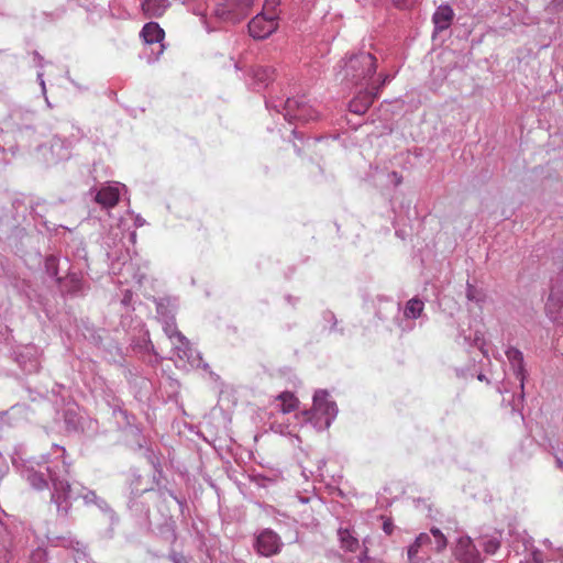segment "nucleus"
I'll list each match as a JSON object with an SVG mask.
<instances>
[{
    "mask_svg": "<svg viewBox=\"0 0 563 563\" xmlns=\"http://www.w3.org/2000/svg\"><path fill=\"white\" fill-rule=\"evenodd\" d=\"M340 67L339 75L342 81L355 86H369L377 69V59L373 54L362 52L350 56Z\"/></svg>",
    "mask_w": 563,
    "mask_h": 563,
    "instance_id": "obj_1",
    "label": "nucleus"
},
{
    "mask_svg": "<svg viewBox=\"0 0 563 563\" xmlns=\"http://www.w3.org/2000/svg\"><path fill=\"white\" fill-rule=\"evenodd\" d=\"M329 397L330 396L327 390H317L313 396V405L311 410L302 412V415L306 417V420H314L316 426L328 429L338 412L336 404L330 400Z\"/></svg>",
    "mask_w": 563,
    "mask_h": 563,
    "instance_id": "obj_2",
    "label": "nucleus"
},
{
    "mask_svg": "<svg viewBox=\"0 0 563 563\" xmlns=\"http://www.w3.org/2000/svg\"><path fill=\"white\" fill-rule=\"evenodd\" d=\"M255 0H221L216 9V15L228 22H239L251 11Z\"/></svg>",
    "mask_w": 563,
    "mask_h": 563,
    "instance_id": "obj_3",
    "label": "nucleus"
},
{
    "mask_svg": "<svg viewBox=\"0 0 563 563\" xmlns=\"http://www.w3.org/2000/svg\"><path fill=\"white\" fill-rule=\"evenodd\" d=\"M276 15L258 14L253 18L249 23L250 35L257 40H263L269 36L277 29Z\"/></svg>",
    "mask_w": 563,
    "mask_h": 563,
    "instance_id": "obj_4",
    "label": "nucleus"
},
{
    "mask_svg": "<svg viewBox=\"0 0 563 563\" xmlns=\"http://www.w3.org/2000/svg\"><path fill=\"white\" fill-rule=\"evenodd\" d=\"M283 543L279 536L271 529L263 530L256 538L255 549L263 556L279 553Z\"/></svg>",
    "mask_w": 563,
    "mask_h": 563,
    "instance_id": "obj_5",
    "label": "nucleus"
},
{
    "mask_svg": "<svg viewBox=\"0 0 563 563\" xmlns=\"http://www.w3.org/2000/svg\"><path fill=\"white\" fill-rule=\"evenodd\" d=\"M455 556L462 563H479V552L470 537H461L459 539Z\"/></svg>",
    "mask_w": 563,
    "mask_h": 563,
    "instance_id": "obj_6",
    "label": "nucleus"
},
{
    "mask_svg": "<svg viewBox=\"0 0 563 563\" xmlns=\"http://www.w3.org/2000/svg\"><path fill=\"white\" fill-rule=\"evenodd\" d=\"M377 92L369 89V86H365V89L358 91V93L350 101V111L355 114H364L369 107L373 104Z\"/></svg>",
    "mask_w": 563,
    "mask_h": 563,
    "instance_id": "obj_7",
    "label": "nucleus"
},
{
    "mask_svg": "<svg viewBox=\"0 0 563 563\" xmlns=\"http://www.w3.org/2000/svg\"><path fill=\"white\" fill-rule=\"evenodd\" d=\"M506 356L514 368L516 377L520 380L521 389H523L525 378H526V369H525L522 353L516 347H509L506 351Z\"/></svg>",
    "mask_w": 563,
    "mask_h": 563,
    "instance_id": "obj_8",
    "label": "nucleus"
},
{
    "mask_svg": "<svg viewBox=\"0 0 563 563\" xmlns=\"http://www.w3.org/2000/svg\"><path fill=\"white\" fill-rule=\"evenodd\" d=\"M120 191L117 187H102L96 195L95 200L103 208H113L118 205Z\"/></svg>",
    "mask_w": 563,
    "mask_h": 563,
    "instance_id": "obj_9",
    "label": "nucleus"
},
{
    "mask_svg": "<svg viewBox=\"0 0 563 563\" xmlns=\"http://www.w3.org/2000/svg\"><path fill=\"white\" fill-rule=\"evenodd\" d=\"M141 36L146 44L161 43L165 32L156 22H148L143 26Z\"/></svg>",
    "mask_w": 563,
    "mask_h": 563,
    "instance_id": "obj_10",
    "label": "nucleus"
},
{
    "mask_svg": "<svg viewBox=\"0 0 563 563\" xmlns=\"http://www.w3.org/2000/svg\"><path fill=\"white\" fill-rule=\"evenodd\" d=\"M168 5V0H143L142 10L147 18H159Z\"/></svg>",
    "mask_w": 563,
    "mask_h": 563,
    "instance_id": "obj_11",
    "label": "nucleus"
},
{
    "mask_svg": "<svg viewBox=\"0 0 563 563\" xmlns=\"http://www.w3.org/2000/svg\"><path fill=\"white\" fill-rule=\"evenodd\" d=\"M454 16L450 5H440L433 14V23L439 31L446 30Z\"/></svg>",
    "mask_w": 563,
    "mask_h": 563,
    "instance_id": "obj_12",
    "label": "nucleus"
},
{
    "mask_svg": "<svg viewBox=\"0 0 563 563\" xmlns=\"http://www.w3.org/2000/svg\"><path fill=\"white\" fill-rule=\"evenodd\" d=\"M549 317L556 323L563 324V301L554 294L549 296L547 306Z\"/></svg>",
    "mask_w": 563,
    "mask_h": 563,
    "instance_id": "obj_13",
    "label": "nucleus"
},
{
    "mask_svg": "<svg viewBox=\"0 0 563 563\" xmlns=\"http://www.w3.org/2000/svg\"><path fill=\"white\" fill-rule=\"evenodd\" d=\"M341 548L349 552H356L360 548L358 539L355 538L349 529L340 528L338 530Z\"/></svg>",
    "mask_w": 563,
    "mask_h": 563,
    "instance_id": "obj_14",
    "label": "nucleus"
},
{
    "mask_svg": "<svg viewBox=\"0 0 563 563\" xmlns=\"http://www.w3.org/2000/svg\"><path fill=\"white\" fill-rule=\"evenodd\" d=\"M276 400L282 402L280 411L283 413H290L299 406V399L290 391H284L276 397Z\"/></svg>",
    "mask_w": 563,
    "mask_h": 563,
    "instance_id": "obj_15",
    "label": "nucleus"
},
{
    "mask_svg": "<svg viewBox=\"0 0 563 563\" xmlns=\"http://www.w3.org/2000/svg\"><path fill=\"white\" fill-rule=\"evenodd\" d=\"M165 333L170 339L172 343L175 345L176 349L184 352H186L189 349V341L176 328L168 325L165 328Z\"/></svg>",
    "mask_w": 563,
    "mask_h": 563,
    "instance_id": "obj_16",
    "label": "nucleus"
},
{
    "mask_svg": "<svg viewBox=\"0 0 563 563\" xmlns=\"http://www.w3.org/2000/svg\"><path fill=\"white\" fill-rule=\"evenodd\" d=\"M430 542H431V539H430L429 534H427L424 532L420 533L416 538L415 542L408 548L409 563H418L417 555H418L420 548L429 544Z\"/></svg>",
    "mask_w": 563,
    "mask_h": 563,
    "instance_id": "obj_17",
    "label": "nucleus"
},
{
    "mask_svg": "<svg viewBox=\"0 0 563 563\" xmlns=\"http://www.w3.org/2000/svg\"><path fill=\"white\" fill-rule=\"evenodd\" d=\"M252 74L256 81L266 85L275 78V69L271 66H256Z\"/></svg>",
    "mask_w": 563,
    "mask_h": 563,
    "instance_id": "obj_18",
    "label": "nucleus"
},
{
    "mask_svg": "<svg viewBox=\"0 0 563 563\" xmlns=\"http://www.w3.org/2000/svg\"><path fill=\"white\" fill-rule=\"evenodd\" d=\"M423 302L420 299L412 298L410 299L405 308L404 314L406 318L417 319L421 316L423 311Z\"/></svg>",
    "mask_w": 563,
    "mask_h": 563,
    "instance_id": "obj_19",
    "label": "nucleus"
},
{
    "mask_svg": "<svg viewBox=\"0 0 563 563\" xmlns=\"http://www.w3.org/2000/svg\"><path fill=\"white\" fill-rule=\"evenodd\" d=\"M430 532L435 538L437 552L443 551L448 545V540H446L445 536L438 528H431Z\"/></svg>",
    "mask_w": 563,
    "mask_h": 563,
    "instance_id": "obj_20",
    "label": "nucleus"
},
{
    "mask_svg": "<svg viewBox=\"0 0 563 563\" xmlns=\"http://www.w3.org/2000/svg\"><path fill=\"white\" fill-rule=\"evenodd\" d=\"M466 297L471 301H475L476 303H481L484 300V294L477 290L474 286L468 285L466 290Z\"/></svg>",
    "mask_w": 563,
    "mask_h": 563,
    "instance_id": "obj_21",
    "label": "nucleus"
},
{
    "mask_svg": "<svg viewBox=\"0 0 563 563\" xmlns=\"http://www.w3.org/2000/svg\"><path fill=\"white\" fill-rule=\"evenodd\" d=\"M387 80H388V76L379 75L377 84H374V82L369 81V89H372L374 92H377V95H378L380 89H382V87L386 84Z\"/></svg>",
    "mask_w": 563,
    "mask_h": 563,
    "instance_id": "obj_22",
    "label": "nucleus"
},
{
    "mask_svg": "<svg viewBox=\"0 0 563 563\" xmlns=\"http://www.w3.org/2000/svg\"><path fill=\"white\" fill-rule=\"evenodd\" d=\"M499 549V542L495 539L488 540L484 544L485 552L494 554Z\"/></svg>",
    "mask_w": 563,
    "mask_h": 563,
    "instance_id": "obj_23",
    "label": "nucleus"
},
{
    "mask_svg": "<svg viewBox=\"0 0 563 563\" xmlns=\"http://www.w3.org/2000/svg\"><path fill=\"white\" fill-rule=\"evenodd\" d=\"M383 530L387 534H391L393 533V531H394V523H393L391 519L386 518L384 520Z\"/></svg>",
    "mask_w": 563,
    "mask_h": 563,
    "instance_id": "obj_24",
    "label": "nucleus"
},
{
    "mask_svg": "<svg viewBox=\"0 0 563 563\" xmlns=\"http://www.w3.org/2000/svg\"><path fill=\"white\" fill-rule=\"evenodd\" d=\"M393 3L398 8H409L413 0H393Z\"/></svg>",
    "mask_w": 563,
    "mask_h": 563,
    "instance_id": "obj_25",
    "label": "nucleus"
},
{
    "mask_svg": "<svg viewBox=\"0 0 563 563\" xmlns=\"http://www.w3.org/2000/svg\"><path fill=\"white\" fill-rule=\"evenodd\" d=\"M367 553H368V550H367V549H365V551H364V552L362 553V555L358 558L360 563H366V562H367V560H368V555H367Z\"/></svg>",
    "mask_w": 563,
    "mask_h": 563,
    "instance_id": "obj_26",
    "label": "nucleus"
},
{
    "mask_svg": "<svg viewBox=\"0 0 563 563\" xmlns=\"http://www.w3.org/2000/svg\"><path fill=\"white\" fill-rule=\"evenodd\" d=\"M279 3V0H266L265 5L268 7H275Z\"/></svg>",
    "mask_w": 563,
    "mask_h": 563,
    "instance_id": "obj_27",
    "label": "nucleus"
},
{
    "mask_svg": "<svg viewBox=\"0 0 563 563\" xmlns=\"http://www.w3.org/2000/svg\"><path fill=\"white\" fill-rule=\"evenodd\" d=\"M478 379H479V380H484V379H485V376L481 374V375H478Z\"/></svg>",
    "mask_w": 563,
    "mask_h": 563,
    "instance_id": "obj_28",
    "label": "nucleus"
}]
</instances>
